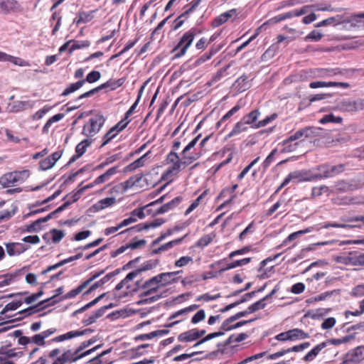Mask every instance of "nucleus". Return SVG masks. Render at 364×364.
<instances>
[{
  "instance_id": "nucleus-15",
  "label": "nucleus",
  "mask_w": 364,
  "mask_h": 364,
  "mask_svg": "<svg viewBox=\"0 0 364 364\" xmlns=\"http://www.w3.org/2000/svg\"><path fill=\"white\" fill-rule=\"evenodd\" d=\"M158 264H159L158 260L146 261L141 264V267L140 268L129 272V278L136 277L142 272H145V271L150 270V269L155 268L158 265Z\"/></svg>"
},
{
  "instance_id": "nucleus-18",
  "label": "nucleus",
  "mask_w": 364,
  "mask_h": 364,
  "mask_svg": "<svg viewBox=\"0 0 364 364\" xmlns=\"http://www.w3.org/2000/svg\"><path fill=\"white\" fill-rule=\"evenodd\" d=\"M290 341L309 338V334L299 328H293L287 331Z\"/></svg>"
},
{
  "instance_id": "nucleus-40",
  "label": "nucleus",
  "mask_w": 364,
  "mask_h": 364,
  "mask_svg": "<svg viewBox=\"0 0 364 364\" xmlns=\"http://www.w3.org/2000/svg\"><path fill=\"white\" fill-rule=\"evenodd\" d=\"M350 23L351 26L353 27H364V13H360L353 16Z\"/></svg>"
},
{
  "instance_id": "nucleus-48",
  "label": "nucleus",
  "mask_w": 364,
  "mask_h": 364,
  "mask_svg": "<svg viewBox=\"0 0 364 364\" xmlns=\"http://www.w3.org/2000/svg\"><path fill=\"white\" fill-rule=\"evenodd\" d=\"M250 260L251 259L250 257H247L241 259L229 261V269L245 265L248 264Z\"/></svg>"
},
{
  "instance_id": "nucleus-64",
  "label": "nucleus",
  "mask_w": 364,
  "mask_h": 364,
  "mask_svg": "<svg viewBox=\"0 0 364 364\" xmlns=\"http://www.w3.org/2000/svg\"><path fill=\"white\" fill-rule=\"evenodd\" d=\"M55 164L51 161V159L48 156L45 159L41 161L40 167L41 170L46 171L50 168H52Z\"/></svg>"
},
{
  "instance_id": "nucleus-2",
  "label": "nucleus",
  "mask_w": 364,
  "mask_h": 364,
  "mask_svg": "<svg viewBox=\"0 0 364 364\" xmlns=\"http://www.w3.org/2000/svg\"><path fill=\"white\" fill-rule=\"evenodd\" d=\"M139 290L140 291V297H149L143 301V303L154 302L161 298L166 296V291L160 292L163 288L157 275L147 279L141 285H139L137 282Z\"/></svg>"
},
{
  "instance_id": "nucleus-57",
  "label": "nucleus",
  "mask_w": 364,
  "mask_h": 364,
  "mask_svg": "<svg viewBox=\"0 0 364 364\" xmlns=\"http://www.w3.org/2000/svg\"><path fill=\"white\" fill-rule=\"evenodd\" d=\"M351 295L355 297L364 296V283L355 286L352 289Z\"/></svg>"
},
{
  "instance_id": "nucleus-50",
  "label": "nucleus",
  "mask_w": 364,
  "mask_h": 364,
  "mask_svg": "<svg viewBox=\"0 0 364 364\" xmlns=\"http://www.w3.org/2000/svg\"><path fill=\"white\" fill-rule=\"evenodd\" d=\"M259 114V113L257 110H253L247 115L245 116L242 119L246 124H250L257 119Z\"/></svg>"
},
{
  "instance_id": "nucleus-32",
  "label": "nucleus",
  "mask_w": 364,
  "mask_h": 364,
  "mask_svg": "<svg viewBox=\"0 0 364 364\" xmlns=\"http://www.w3.org/2000/svg\"><path fill=\"white\" fill-rule=\"evenodd\" d=\"M305 137L304 128L296 131L294 134L289 136L287 139L283 141V145H286L296 140H304Z\"/></svg>"
},
{
  "instance_id": "nucleus-59",
  "label": "nucleus",
  "mask_w": 364,
  "mask_h": 364,
  "mask_svg": "<svg viewBox=\"0 0 364 364\" xmlns=\"http://www.w3.org/2000/svg\"><path fill=\"white\" fill-rule=\"evenodd\" d=\"M193 261V258L189 256H183L175 262V266L177 267H182L187 265L189 262Z\"/></svg>"
},
{
  "instance_id": "nucleus-22",
  "label": "nucleus",
  "mask_w": 364,
  "mask_h": 364,
  "mask_svg": "<svg viewBox=\"0 0 364 364\" xmlns=\"http://www.w3.org/2000/svg\"><path fill=\"white\" fill-rule=\"evenodd\" d=\"M18 7V4L15 0H0V12L8 13Z\"/></svg>"
},
{
  "instance_id": "nucleus-14",
  "label": "nucleus",
  "mask_w": 364,
  "mask_h": 364,
  "mask_svg": "<svg viewBox=\"0 0 364 364\" xmlns=\"http://www.w3.org/2000/svg\"><path fill=\"white\" fill-rule=\"evenodd\" d=\"M179 272L180 271H176L171 272H164L157 274V277L159 279V282L162 287L164 288V287L176 282L177 278L176 277V275L178 274Z\"/></svg>"
},
{
  "instance_id": "nucleus-5",
  "label": "nucleus",
  "mask_w": 364,
  "mask_h": 364,
  "mask_svg": "<svg viewBox=\"0 0 364 364\" xmlns=\"http://www.w3.org/2000/svg\"><path fill=\"white\" fill-rule=\"evenodd\" d=\"M105 122V118L101 114L92 117L87 123L83 126L82 134L87 137L97 134Z\"/></svg>"
},
{
  "instance_id": "nucleus-11",
  "label": "nucleus",
  "mask_w": 364,
  "mask_h": 364,
  "mask_svg": "<svg viewBox=\"0 0 364 364\" xmlns=\"http://www.w3.org/2000/svg\"><path fill=\"white\" fill-rule=\"evenodd\" d=\"M164 223V220L162 218H156L149 223L145 224H139L136 225L131 228L127 229L122 232H120V234H122L125 232H127L129 230H134L135 232H141L143 230H148L149 228H156L159 226H161Z\"/></svg>"
},
{
  "instance_id": "nucleus-54",
  "label": "nucleus",
  "mask_w": 364,
  "mask_h": 364,
  "mask_svg": "<svg viewBox=\"0 0 364 364\" xmlns=\"http://www.w3.org/2000/svg\"><path fill=\"white\" fill-rule=\"evenodd\" d=\"M213 238V236L211 235H205L197 242L196 246L200 247H205L212 242Z\"/></svg>"
},
{
  "instance_id": "nucleus-13",
  "label": "nucleus",
  "mask_w": 364,
  "mask_h": 364,
  "mask_svg": "<svg viewBox=\"0 0 364 364\" xmlns=\"http://www.w3.org/2000/svg\"><path fill=\"white\" fill-rule=\"evenodd\" d=\"M92 330H91L90 328H87V329H85L82 331H79V330L71 331L65 334H63V335H60V336H58L54 338L53 339V341L62 342L65 340H69V339H72L75 337L82 336H84L87 333H92Z\"/></svg>"
},
{
  "instance_id": "nucleus-31",
  "label": "nucleus",
  "mask_w": 364,
  "mask_h": 364,
  "mask_svg": "<svg viewBox=\"0 0 364 364\" xmlns=\"http://www.w3.org/2000/svg\"><path fill=\"white\" fill-rule=\"evenodd\" d=\"M116 203V198L114 197L106 198L99 200L95 205V208L97 210H103L107 207L112 206Z\"/></svg>"
},
{
  "instance_id": "nucleus-20",
  "label": "nucleus",
  "mask_w": 364,
  "mask_h": 364,
  "mask_svg": "<svg viewBox=\"0 0 364 364\" xmlns=\"http://www.w3.org/2000/svg\"><path fill=\"white\" fill-rule=\"evenodd\" d=\"M360 104V102H357L355 101L345 100L340 102L339 107L340 109L344 112H353L356 111L359 108V105Z\"/></svg>"
},
{
  "instance_id": "nucleus-24",
  "label": "nucleus",
  "mask_w": 364,
  "mask_h": 364,
  "mask_svg": "<svg viewBox=\"0 0 364 364\" xmlns=\"http://www.w3.org/2000/svg\"><path fill=\"white\" fill-rule=\"evenodd\" d=\"M326 346V342H322L317 346H316L313 349H311L306 355L304 357V360L306 362H309L313 360L316 355L319 353V352L323 349Z\"/></svg>"
},
{
  "instance_id": "nucleus-42",
  "label": "nucleus",
  "mask_w": 364,
  "mask_h": 364,
  "mask_svg": "<svg viewBox=\"0 0 364 364\" xmlns=\"http://www.w3.org/2000/svg\"><path fill=\"white\" fill-rule=\"evenodd\" d=\"M266 301H267L266 299H264V298L263 297L262 299H259V301L251 304L248 307L249 312L253 313L258 310L264 309L267 306Z\"/></svg>"
},
{
  "instance_id": "nucleus-37",
  "label": "nucleus",
  "mask_w": 364,
  "mask_h": 364,
  "mask_svg": "<svg viewBox=\"0 0 364 364\" xmlns=\"http://www.w3.org/2000/svg\"><path fill=\"white\" fill-rule=\"evenodd\" d=\"M65 117V114H63V113H59V114H57L54 116H53L52 117H50L48 121L45 124L43 128V132H46V133H48V131H49V129L50 127H51V125L54 123V122H59L60 120H61L63 117Z\"/></svg>"
},
{
  "instance_id": "nucleus-1",
  "label": "nucleus",
  "mask_w": 364,
  "mask_h": 364,
  "mask_svg": "<svg viewBox=\"0 0 364 364\" xmlns=\"http://www.w3.org/2000/svg\"><path fill=\"white\" fill-rule=\"evenodd\" d=\"M199 137V135L195 137L183 149L181 159H180L176 152L173 151H171L167 155L166 161L168 167L163 173L161 176L162 179L171 181L172 177L176 176L181 169L200 158V153L191 152V150L196 146Z\"/></svg>"
},
{
  "instance_id": "nucleus-6",
  "label": "nucleus",
  "mask_w": 364,
  "mask_h": 364,
  "mask_svg": "<svg viewBox=\"0 0 364 364\" xmlns=\"http://www.w3.org/2000/svg\"><path fill=\"white\" fill-rule=\"evenodd\" d=\"M196 36L194 30H190L185 33L181 38L177 46L173 49L174 58H179L184 55L188 48L191 45Z\"/></svg>"
},
{
  "instance_id": "nucleus-25",
  "label": "nucleus",
  "mask_w": 364,
  "mask_h": 364,
  "mask_svg": "<svg viewBox=\"0 0 364 364\" xmlns=\"http://www.w3.org/2000/svg\"><path fill=\"white\" fill-rule=\"evenodd\" d=\"M117 172V167H112L109 168L105 173L100 175L97 178H95L94 183L95 184L103 183L107 181H109L112 176H114Z\"/></svg>"
},
{
  "instance_id": "nucleus-60",
  "label": "nucleus",
  "mask_w": 364,
  "mask_h": 364,
  "mask_svg": "<svg viewBox=\"0 0 364 364\" xmlns=\"http://www.w3.org/2000/svg\"><path fill=\"white\" fill-rule=\"evenodd\" d=\"M342 119L339 117H336L333 114L325 115L320 119L321 124H326L328 122H341Z\"/></svg>"
},
{
  "instance_id": "nucleus-46",
  "label": "nucleus",
  "mask_w": 364,
  "mask_h": 364,
  "mask_svg": "<svg viewBox=\"0 0 364 364\" xmlns=\"http://www.w3.org/2000/svg\"><path fill=\"white\" fill-rule=\"evenodd\" d=\"M90 144V141L88 139H85L79 143L75 148L77 156H81L85 152L87 147Z\"/></svg>"
},
{
  "instance_id": "nucleus-3",
  "label": "nucleus",
  "mask_w": 364,
  "mask_h": 364,
  "mask_svg": "<svg viewBox=\"0 0 364 364\" xmlns=\"http://www.w3.org/2000/svg\"><path fill=\"white\" fill-rule=\"evenodd\" d=\"M316 168L311 170H296L289 173L284 179L279 189L284 187L289 182L300 183L303 181H312L318 180V176Z\"/></svg>"
},
{
  "instance_id": "nucleus-41",
  "label": "nucleus",
  "mask_w": 364,
  "mask_h": 364,
  "mask_svg": "<svg viewBox=\"0 0 364 364\" xmlns=\"http://www.w3.org/2000/svg\"><path fill=\"white\" fill-rule=\"evenodd\" d=\"M322 129L319 127H307L304 128L305 137L311 138L317 136H320Z\"/></svg>"
},
{
  "instance_id": "nucleus-29",
  "label": "nucleus",
  "mask_w": 364,
  "mask_h": 364,
  "mask_svg": "<svg viewBox=\"0 0 364 364\" xmlns=\"http://www.w3.org/2000/svg\"><path fill=\"white\" fill-rule=\"evenodd\" d=\"M93 18V11L85 12L80 11L78 13V18L73 20V23L79 25L80 23H85L90 21Z\"/></svg>"
},
{
  "instance_id": "nucleus-4",
  "label": "nucleus",
  "mask_w": 364,
  "mask_h": 364,
  "mask_svg": "<svg viewBox=\"0 0 364 364\" xmlns=\"http://www.w3.org/2000/svg\"><path fill=\"white\" fill-rule=\"evenodd\" d=\"M28 176V171L27 170L8 172L0 177V185L3 188L18 186L23 183Z\"/></svg>"
},
{
  "instance_id": "nucleus-51",
  "label": "nucleus",
  "mask_w": 364,
  "mask_h": 364,
  "mask_svg": "<svg viewBox=\"0 0 364 364\" xmlns=\"http://www.w3.org/2000/svg\"><path fill=\"white\" fill-rule=\"evenodd\" d=\"M323 37V33L321 32L314 30L311 32H310L305 38L304 40L306 41H320Z\"/></svg>"
},
{
  "instance_id": "nucleus-53",
  "label": "nucleus",
  "mask_w": 364,
  "mask_h": 364,
  "mask_svg": "<svg viewBox=\"0 0 364 364\" xmlns=\"http://www.w3.org/2000/svg\"><path fill=\"white\" fill-rule=\"evenodd\" d=\"M328 191V187L322 185L318 187H314L311 191V196L312 197H318L321 196L323 193H326Z\"/></svg>"
},
{
  "instance_id": "nucleus-8",
  "label": "nucleus",
  "mask_w": 364,
  "mask_h": 364,
  "mask_svg": "<svg viewBox=\"0 0 364 364\" xmlns=\"http://www.w3.org/2000/svg\"><path fill=\"white\" fill-rule=\"evenodd\" d=\"M318 176V180L333 177L344 171L343 164H338L335 166L321 165L316 168Z\"/></svg>"
},
{
  "instance_id": "nucleus-33",
  "label": "nucleus",
  "mask_w": 364,
  "mask_h": 364,
  "mask_svg": "<svg viewBox=\"0 0 364 364\" xmlns=\"http://www.w3.org/2000/svg\"><path fill=\"white\" fill-rule=\"evenodd\" d=\"M183 238L176 239L174 240H172L171 242H168L161 247H159L157 249H155L152 251L153 254H159L161 253L164 251L168 250L173 247L174 245H178L182 241Z\"/></svg>"
},
{
  "instance_id": "nucleus-17",
  "label": "nucleus",
  "mask_w": 364,
  "mask_h": 364,
  "mask_svg": "<svg viewBox=\"0 0 364 364\" xmlns=\"http://www.w3.org/2000/svg\"><path fill=\"white\" fill-rule=\"evenodd\" d=\"M34 102L32 101H16L11 105L10 112H18L33 107Z\"/></svg>"
},
{
  "instance_id": "nucleus-26",
  "label": "nucleus",
  "mask_w": 364,
  "mask_h": 364,
  "mask_svg": "<svg viewBox=\"0 0 364 364\" xmlns=\"http://www.w3.org/2000/svg\"><path fill=\"white\" fill-rule=\"evenodd\" d=\"M198 338V335L196 334V329H191L184 333H181L178 336V340L181 342H190L193 341Z\"/></svg>"
},
{
  "instance_id": "nucleus-9",
  "label": "nucleus",
  "mask_w": 364,
  "mask_h": 364,
  "mask_svg": "<svg viewBox=\"0 0 364 364\" xmlns=\"http://www.w3.org/2000/svg\"><path fill=\"white\" fill-rule=\"evenodd\" d=\"M336 261L345 265L363 266L364 265V253L356 251L350 252L346 255L338 257Z\"/></svg>"
},
{
  "instance_id": "nucleus-45",
  "label": "nucleus",
  "mask_w": 364,
  "mask_h": 364,
  "mask_svg": "<svg viewBox=\"0 0 364 364\" xmlns=\"http://www.w3.org/2000/svg\"><path fill=\"white\" fill-rule=\"evenodd\" d=\"M21 304H22L21 301H13L7 304L5 306V307L1 311V314L4 315L9 311H14V310L17 309L19 306H21Z\"/></svg>"
},
{
  "instance_id": "nucleus-34",
  "label": "nucleus",
  "mask_w": 364,
  "mask_h": 364,
  "mask_svg": "<svg viewBox=\"0 0 364 364\" xmlns=\"http://www.w3.org/2000/svg\"><path fill=\"white\" fill-rule=\"evenodd\" d=\"M85 83V80H81L77 81V82L70 84L67 88L64 90V91L62 93V95L67 96L76 90H79L80 87L83 86V85Z\"/></svg>"
},
{
  "instance_id": "nucleus-36",
  "label": "nucleus",
  "mask_w": 364,
  "mask_h": 364,
  "mask_svg": "<svg viewBox=\"0 0 364 364\" xmlns=\"http://www.w3.org/2000/svg\"><path fill=\"white\" fill-rule=\"evenodd\" d=\"M232 86L238 91L242 92L248 88V82H247V77L242 76L239 77Z\"/></svg>"
},
{
  "instance_id": "nucleus-16",
  "label": "nucleus",
  "mask_w": 364,
  "mask_h": 364,
  "mask_svg": "<svg viewBox=\"0 0 364 364\" xmlns=\"http://www.w3.org/2000/svg\"><path fill=\"white\" fill-rule=\"evenodd\" d=\"M309 87L312 89L324 87H341L343 88H347L349 87V84L347 82H323V81H316L311 82L309 84Z\"/></svg>"
},
{
  "instance_id": "nucleus-35",
  "label": "nucleus",
  "mask_w": 364,
  "mask_h": 364,
  "mask_svg": "<svg viewBox=\"0 0 364 364\" xmlns=\"http://www.w3.org/2000/svg\"><path fill=\"white\" fill-rule=\"evenodd\" d=\"M318 74L317 76L318 77H323V78H328L333 77L338 74H339L341 72L338 70V69H318L317 70Z\"/></svg>"
},
{
  "instance_id": "nucleus-43",
  "label": "nucleus",
  "mask_w": 364,
  "mask_h": 364,
  "mask_svg": "<svg viewBox=\"0 0 364 364\" xmlns=\"http://www.w3.org/2000/svg\"><path fill=\"white\" fill-rule=\"evenodd\" d=\"M143 178V175L136 174L124 182L125 188H129L134 186H138L139 181Z\"/></svg>"
},
{
  "instance_id": "nucleus-12",
  "label": "nucleus",
  "mask_w": 364,
  "mask_h": 364,
  "mask_svg": "<svg viewBox=\"0 0 364 364\" xmlns=\"http://www.w3.org/2000/svg\"><path fill=\"white\" fill-rule=\"evenodd\" d=\"M28 246L20 242L6 244V252L9 256L18 255L28 249Z\"/></svg>"
},
{
  "instance_id": "nucleus-62",
  "label": "nucleus",
  "mask_w": 364,
  "mask_h": 364,
  "mask_svg": "<svg viewBox=\"0 0 364 364\" xmlns=\"http://www.w3.org/2000/svg\"><path fill=\"white\" fill-rule=\"evenodd\" d=\"M31 343H35L38 346H44L45 340L41 333L34 335L31 337Z\"/></svg>"
},
{
  "instance_id": "nucleus-55",
  "label": "nucleus",
  "mask_w": 364,
  "mask_h": 364,
  "mask_svg": "<svg viewBox=\"0 0 364 364\" xmlns=\"http://www.w3.org/2000/svg\"><path fill=\"white\" fill-rule=\"evenodd\" d=\"M107 85V83H104L96 88L92 89L91 90L83 93L77 98V100L83 99L85 97H90L92 96L96 92H97L99 90H100L101 89L106 87Z\"/></svg>"
},
{
  "instance_id": "nucleus-63",
  "label": "nucleus",
  "mask_w": 364,
  "mask_h": 364,
  "mask_svg": "<svg viewBox=\"0 0 364 364\" xmlns=\"http://www.w3.org/2000/svg\"><path fill=\"white\" fill-rule=\"evenodd\" d=\"M200 0H192L188 4L185 6V12L188 15L193 12L196 8L199 5Z\"/></svg>"
},
{
  "instance_id": "nucleus-39",
  "label": "nucleus",
  "mask_w": 364,
  "mask_h": 364,
  "mask_svg": "<svg viewBox=\"0 0 364 364\" xmlns=\"http://www.w3.org/2000/svg\"><path fill=\"white\" fill-rule=\"evenodd\" d=\"M75 259H76L75 258V255L72 256V257H68L67 259H63V260H62V261H60V262H58V263H56V264H55L53 265H51V266L48 267L46 269H45L44 271L42 272V274H46V273H48V272H50V271H52L53 269H57V268H58L60 267H62L63 265H64L65 264H68V263H69L70 262H73V261H74Z\"/></svg>"
},
{
  "instance_id": "nucleus-28",
  "label": "nucleus",
  "mask_w": 364,
  "mask_h": 364,
  "mask_svg": "<svg viewBox=\"0 0 364 364\" xmlns=\"http://www.w3.org/2000/svg\"><path fill=\"white\" fill-rule=\"evenodd\" d=\"M63 292V288L62 287H58V289H56L55 290V294L53 296H51V297H50V298H48V299H47L46 300H43V301H41L39 303L38 306H43H43H46L54 304L55 303H58V302L60 301L61 300H60V299H56V298H57V296L58 295L62 294Z\"/></svg>"
},
{
  "instance_id": "nucleus-27",
  "label": "nucleus",
  "mask_w": 364,
  "mask_h": 364,
  "mask_svg": "<svg viewBox=\"0 0 364 364\" xmlns=\"http://www.w3.org/2000/svg\"><path fill=\"white\" fill-rule=\"evenodd\" d=\"M314 230H316V231H318L319 230V228H307L304 230H299L297 232H294L293 233H291L284 240V244H287V242H291L292 240H294L296 238H297L298 237L304 235V234H306V233H309Z\"/></svg>"
},
{
  "instance_id": "nucleus-23",
  "label": "nucleus",
  "mask_w": 364,
  "mask_h": 364,
  "mask_svg": "<svg viewBox=\"0 0 364 364\" xmlns=\"http://www.w3.org/2000/svg\"><path fill=\"white\" fill-rule=\"evenodd\" d=\"M334 191L336 193H346L353 191L354 186L350 183L346 181H338L334 184Z\"/></svg>"
},
{
  "instance_id": "nucleus-38",
  "label": "nucleus",
  "mask_w": 364,
  "mask_h": 364,
  "mask_svg": "<svg viewBox=\"0 0 364 364\" xmlns=\"http://www.w3.org/2000/svg\"><path fill=\"white\" fill-rule=\"evenodd\" d=\"M75 259H76L75 258V255L72 256V257H68L67 259H63V260H62V261H60V262H58V263H56V264H55L53 265H51V266L48 267L46 269H45L44 271L42 272V274H46V273H48V272H50V271H52L53 269H57V268H58L60 267H62L63 265H64L65 264H68V263H69L70 262H73V261H74Z\"/></svg>"
},
{
  "instance_id": "nucleus-7",
  "label": "nucleus",
  "mask_w": 364,
  "mask_h": 364,
  "mask_svg": "<svg viewBox=\"0 0 364 364\" xmlns=\"http://www.w3.org/2000/svg\"><path fill=\"white\" fill-rule=\"evenodd\" d=\"M100 346H95L81 354L77 355L75 351L73 352L71 350L65 351L60 356L58 357L52 364H65L67 363H73L77 360L86 356L94 352L96 349L99 348Z\"/></svg>"
},
{
  "instance_id": "nucleus-56",
  "label": "nucleus",
  "mask_w": 364,
  "mask_h": 364,
  "mask_svg": "<svg viewBox=\"0 0 364 364\" xmlns=\"http://www.w3.org/2000/svg\"><path fill=\"white\" fill-rule=\"evenodd\" d=\"M100 77L101 74L99 71L93 70L87 75L86 79L85 80V82L92 83L97 81L100 78Z\"/></svg>"
},
{
  "instance_id": "nucleus-49",
  "label": "nucleus",
  "mask_w": 364,
  "mask_h": 364,
  "mask_svg": "<svg viewBox=\"0 0 364 364\" xmlns=\"http://www.w3.org/2000/svg\"><path fill=\"white\" fill-rule=\"evenodd\" d=\"M256 294H257L256 291H252L251 292H249V293H247V294H244L242 296V298L240 300H239V301H237L236 302H233V303L229 304V309H230L232 308H234L235 306H236L237 305H238V304H241L242 302L248 301L252 297H253Z\"/></svg>"
},
{
  "instance_id": "nucleus-21",
  "label": "nucleus",
  "mask_w": 364,
  "mask_h": 364,
  "mask_svg": "<svg viewBox=\"0 0 364 364\" xmlns=\"http://www.w3.org/2000/svg\"><path fill=\"white\" fill-rule=\"evenodd\" d=\"M313 6H312V5H311V6L306 5V6H304L303 7H301L299 9H296L294 11H291L284 13V15L285 16V19L304 15V14L310 12L311 9Z\"/></svg>"
},
{
  "instance_id": "nucleus-30",
  "label": "nucleus",
  "mask_w": 364,
  "mask_h": 364,
  "mask_svg": "<svg viewBox=\"0 0 364 364\" xmlns=\"http://www.w3.org/2000/svg\"><path fill=\"white\" fill-rule=\"evenodd\" d=\"M343 22L342 16L337 15L336 16L331 17L323 20L315 25L316 27H321L329 25H338Z\"/></svg>"
},
{
  "instance_id": "nucleus-61",
  "label": "nucleus",
  "mask_w": 364,
  "mask_h": 364,
  "mask_svg": "<svg viewBox=\"0 0 364 364\" xmlns=\"http://www.w3.org/2000/svg\"><path fill=\"white\" fill-rule=\"evenodd\" d=\"M228 21V12H224L213 21V26L218 27Z\"/></svg>"
},
{
  "instance_id": "nucleus-58",
  "label": "nucleus",
  "mask_w": 364,
  "mask_h": 364,
  "mask_svg": "<svg viewBox=\"0 0 364 364\" xmlns=\"http://www.w3.org/2000/svg\"><path fill=\"white\" fill-rule=\"evenodd\" d=\"M336 323V318L333 317H329L323 321L321 323V328L324 330L330 329L333 328Z\"/></svg>"
},
{
  "instance_id": "nucleus-10",
  "label": "nucleus",
  "mask_w": 364,
  "mask_h": 364,
  "mask_svg": "<svg viewBox=\"0 0 364 364\" xmlns=\"http://www.w3.org/2000/svg\"><path fill=\"white\" fill-rule=\"evenodd\" d=\"M349 358L343 362V364H356L364 359V346L355 348L350 353Z\"/></svg>"
},
{
  "instance_id": "nucleus-52",
  "label": "nucleus",
  "mask_w": 364,
  "mask_h": 364,
  "mask_svg": "<svg viewBox=\"0 0 364 364\" xmlns=\"http://www.w3.org/2000/svg\"><path fill=\"white\" fill-rule=\"evenodd\" d=\"M117 134L118 132H117L115 129L113 127H112L109 130V132H107L103 136V142L102 144V146H103L107 144L113 138H114L117 136Z\"/></svg>"
},
{
  "instance_id": "nucleus-44",
  "label": "nucleus",
  "mask_w": 364,
  "mask_h": 364,
  "mask_svg": "<svg viewBox=\"0 0 364 364\" xmlns=\"http://www.w3.org/2000/svg\"><path fill=\"white\" fill-rule=\"evenodd\" d=\"M72 46L69 48V53H71L73 51L77 49H81L90 46V43L89 41H73Z\"/></svg>"
},
{
  "instance_id": "nucleus-19",
  "label": "nucleus",
  "mask_w": 364,
  "mask_h": 364,
  "mask_svg": "<svg viewBox=\"0 0 364 364\" xmlns=\"http://www.w3.org/2000/svg\"><path fill=\"white\" fill-rule=\"evenodd\" d=\"M182 198L181 197H176L171 200L170 202L163 205L161 208H159L156 213L158 214H164L165 213L168 212L171 210H173L176 206L179 205V203L181 202Z\"/></svg>"
},
{
  "instance_id": "nucleus-47",
  "label": "nucleus",
  "mask_w": 364,
  "mask_h": 364,
  "mask_svg": "<svg viewBox=\"0 0 364 364\" xmlns=\"http://www.w3.org/2000/svg\"><path fill=\"white\" fill-rule=\"evenodd\" d=\"M246 123H245L244 120L242 119V121L237 122L235 127L233 128V129L232 130V132L230 133H229V137L235 135V134H237L238 133H240L243 131H245L247 129V126H246Z\"/></svg>"
}]
</instances>
